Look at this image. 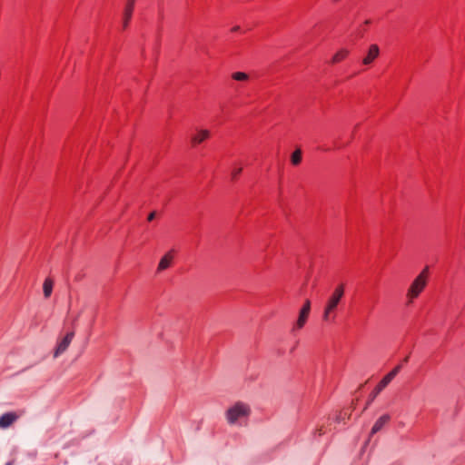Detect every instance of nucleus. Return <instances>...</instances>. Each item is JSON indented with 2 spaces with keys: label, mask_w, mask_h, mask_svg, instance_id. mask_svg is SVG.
Wrapping results in <instances>:
<instances>
[{
  "label": "nucleus",
  "mask_w": 465,
  "mask_h": 465,
  "mask_svg": "<svg viewBox=\"0 0 465 465\" xmlns=\"http://www.w3.org/2000/svg\"><path fill=\"white\" fill-rule=\"evenodd\" d=\"M17 418H18L17 414L14 413V412L6 413V414L3 415L0 418V427L1 428L9 427L17 420Z\"/></svg>",
  "instance_id": "obj_6"
},
{
  "label": "nucleus",
  "mask_w": 465,
  "mask_h": 465,
  "mask_svg": "<svg viewBox=\"0 0 465 465\" xmlns=\"http://www.w3.org/2000/svg\"><path fill=\"white\" fill-rule=\"evenodd\" d=\"M153 217H154V213H150V215L148 216V220H149V221H152V220L153 219Z\"/></svg>",
  "instance_id": "obj_16"
},
{
  "label": "nucleus",
  "mask_w": 465,
  "mask_h": 465,
  "mask_svg": "<svg viewBox=\"0 0 465 465\" xmlns=\"http://www.w3.org/2000/svg\"><path fill=\"white\" fill-rule=\"evenodd\" d=\"M379 54V48L377 45H371L368 51L367 55L363 58L364 64H370L372 63Z\"/></svg>",
  "instance_id": "obj_8"
},
{
  "label": "nucleus",
  "mask_w": 465,
  "mask_h": 465,
  "mask_svg": "<svg viewBox=\"0 0 465 465\" xmlns=\"http://www.w3.org/2000/svg\"><path fill=\"white\" fill-rule=\"evenodd\" d=\"M211 136V133L207 129H199L197 130L194 134L191 137V144L192 146H197L203 143H204L206 140H208Z\"/></svg>",
  "instance_id": "obj_4"
},
{
  "label": "nucleus",
  "mask_w": 465,
  "mask_h": 465,
  "mask_svg": "<svg viewBox=\"0 0 465 465\" xmlns=\"http://www.w3.org/2000/svg\"><path fill=\"white\" fill-rule=\"evenodd\" d=\"M54 287V281L50 278H46L43 282V292L45 298H49L52 294Z\"/></svg>",
  "instance_id": "obj_9"
},
{
  "label": "nucleus",
  "mask_w": 465,
  "mask_h": 465,
  "mask_svg": "<svg viewBox=\"0 0 465 465\" xmlns=\"http://www.w3.org/2000/svg\"><path fill=\"white\" fill-rule=\"evenodd\" d=\"M388 420H389L388 416H382L381 418H380L373 425V427L371 429V433L374 434V433L378 432L385 425V423Z\"/></svg>",
  "instance_id": "obj_12"
},
{
  "label": "nucleus",
  "mask_w": 465,
  "mask_h": 465,
  "mask_svg": "<svg viewBox=\"0 0 465 465\" xmlns=\"http://www.w3.org/2000/svg\"><path fill=\"white\" fill-rule=\"evenodd\" d=\"M70 341H71V338L68 335L65 336L64 338V340L57 346L55 352H54V356L57 357L60 353L64 351L67 349V347L69 346Z\"/></svg>",
  "instance_id": "obj_10"
},
{
  "label": "nucleus",
  "mask_w": 465,
  "mask_h": 465,
  "mask_svg": "<svg viewBox=\"0 0 465 465\" xmlns=\"http://www.w3.org/2000/svg\"><path fill=\"white\" fill-rule=\"evenodd\" d=\"M173 259V256L171 252L164 254L161 258V260L158 263V267H157L158 271L163 272V271L166 270L167 268H169L172 264Z\"/></svg>",
  "instance_id": "obj_7"
},
{
  "label": "nucleus",
  "mask_w": 465,
  "mask_h": 465,
  "mask_svg": "<svg viewBox=\"0 0 465 465\" xmlns=\"http://www.w3.org/2000/svg\"><path fill=\"white\" fill-rule=\"evenodd\" d=\"M133 8H134V0H129L127 5L125 7V10H124V16H125L124 25H125L128 24V21L131 17Z\"/></svg>",
  "instance_id": "obj_13"
},
{
  "label": "nucleus",
  "mask_w": 465,
  "mask_h": 465,
  "mask_svg": "<svg viewBox=\"0 0 465 465\" xmlns=\"http://www.w3.org/2000/svg\"><path fill=\"white\" fill-rule=\"evenodd\" d=\"M292 163L298 165L302 161V151L300 149L295 150L291 156Z\"/></svg>",
  "instance_id": "obj_14"
},
{
  "label": "nucleus",
  "mask_w": 465,
  "mask_h": 465,
  "mask_svg": "<svg viewBox=\"0 0 465 465\" xmlns=\"http://www.w3.org/2000/svg\"><path fill=\"white\" fill-rule=\"evenodd\" d=\"M310 310H311V302L309 300H307V301H305V302L300 312L299 318L296 322L297 329H302L304 326V324L307 321V318L309 316Z\"/></svg>",
  "instance_id": "obj_5"
},
{
  "label": "nucleus",
  "mask_w": 465,
  "mask_h": 465,
  "mask_svg": "<svg viewBox=\"0 0 465 465\" xmlns=\"http://www.w3.org/2000/svg\"><path fill=\"white\" fill-rule=\"evenodd\" d=\"M241 171H242V169H241V168H240V169H238V170L236 171V173H234V175H237V173H241Z\"/></svg>",
  "instance_id": "obj_17"
},
{
  "label": "nucleus",
  "mask_w": 465,
  "mask_h": 465,
  "mask_svg": "<svg viewBox=\"0 0 465 465\" xmlns=\"http://www.w3.org/2000/svg\"><path fill=\"white\" fill-rule=\"evenodd\" d=\"M232 77L235 81H240V82H245V81H247L249 79L248 74H245V73H242V72L233 73Z\"/></svg>",
  "instance_id": "obj_15"
},
{
  "label": "nucleus",
  "mask_w": 465,
  "mask_h": 465,
  "mask_svg": "<svg viewBox=\"0 0 465 465\" xmlns=\"http://www.w3.org/2000/svg\"><path fill=\"white\" fill-rule=\"evenodd\" d=\"M428 267L424 268L409 287L406 296L410 303L417 299L425 289L428 282Z\"/></svg>",
  "instance_id": "obj_1"
},
{
  "label": "nucleus",
  "mask_w": 465,
  "mask_h": 465,
  "mask_svg": "<svg viewBox=\"0 0 465 465\" xmlns=\"http://www.w3.org/2000/svg\"><path fill=\"white\" fill-rule=\"evenodd\" d=\"M349 54V51L346 49L339 50L332 57L331 62L333 64L340 63L343 61Z\"/></svg>",
  "instance_id": "obj_11"
},
{
  "label": "nucleus",
  "mask_w": 465,
  "mask_h": 465,
  "mask_svg": "<svg viewBox=\"0 0 465 465\" xmlns=\"http://www.w3.org/2000/svg\"><path fill=\"white\" fill-rule=\"evenodd\" d=\"M249 410L245 406L237 404L228 411L227 416L230 422H235L239 418L247 416Z\"/></svg>",
  "instance_id": "obj_3"
},
{
  "label": "nucleus",
  "mask_w": 465,
  "mask_h": 465,
  "mask_svg": "<svg viewBox=\"0 0 465 465\" xmlns=\"http://www.w3.org/2000/svg\"><path fill=\"white\" fill-rule=\"evenodd\" d=\"M344 294V286L342 284L337 286L328 300L326 307L324 309L323 319L325 321H330L332 318V314L336 310L340 301L341 300Z\"/></svg>",
  "instance_id": "obj_2"
},
{
  "label": "nucleus",
  "mask_w": 465,
  "mask_h": 465,
  "mask_svg": "<svg viewBox=\"0 0 465 465\" xmlns=\"http://www.w3.org/2000/svg\"><path fill=\"white\" fill-rule=\"evenodd\" d=\"M241 171H242V169H241V168H240V169H238V170L236 171V173H234V175H237V173H241Z\"/></svg>",
  "instance_id": "obj_18"
}]
</instances>
